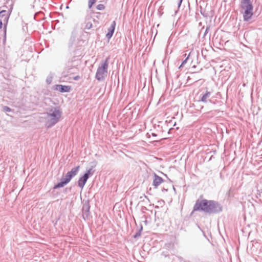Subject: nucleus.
<instances>
[{"mask_svg":"<svg viewBox=\"0 0 262 262\" xmlns=\"http://www.w3.org/2000/svg\"><path fill=\"white\" fill-rule=\"evenodd\" d=\"M217 203L211 200L206 199H199L196 201L193 211H203L207 213H211L215 211Z\"/></svg>","mask_w":262,"mask_h":262,"instance_id":"obj_1","label":"nucleus"},{"mask_svg":"<svg viewBox=\"0 0 262 262\" xmlns=\"http://www.w3.org/2000/svg\"><path fill=\"white\" fill-rule=\"evenodd\" d=\"M241 8L245 21L249 20L253 16V6L250 0H241Z\"/></svg>","mask_w":262,"mask_h":262,"instance_id":"obj_2","label":"nucleus"},{"mask_svg":"<svg viewBox=\"0 0 262 262\" xmlns=\"http://www.w3.org/2000/svg\"><path fill=\"white\" fill-rule=\"evenodd\" d=\"M61 112L58 110H55L52 113H49L48 116V126H51L52 125L56 123L61 117Z\"/></svg>","mask_w":262,"mask_h":262,"instance_id":"obj_3","label":"nucleus"},{"mask_svg":"<svg viewBox=\"0 0 262 262\" xmlns=\"http://www.w3.org/2000/svg\"><path fill=\"white\" fill-rule=\"evenodd\" d=\"M107 67L108 63L107 61H105L100 67L98 69L96 73V78L98 80H100L103 78L104 76L107 73Z\"/></svg>","mask_w":262,"mask_h":262,"instance_id":"obj_4","label":"nucleus"},{"mask_svg":"<svg viewBox=\"0 0 262 262\" xmlns=\"http://www.w3.org/2000/svg\"><path fill=\"white\" fill-rule=\"evenodd\" d=\"M71 179L72 177L70 176V174L67 172L64 177L62 178L61 182L54 186V189H57L63 187L64 185H67L69 182H70Z\"/></svg>","mask_w":262,"mask_h":262,"instance_id":"obj_5","label":"nucleus"},{"mask_svg":"<svg viewBox=\"0 0 262 262\" xmlns=\"http://www.w3.org/2000/svg\"><path fill=\"white\" fill-rule=\"evenodd\" d=\"M10 12L6 10H2L0 12L1 19L3 20L5 29L6 30V27L10 17Z\"/></svg>","mask_w":262,"mask_h":262,"instance_id":"obj_6","label":"nucleus"},{"mask_svg":"<svg viewBox=\"0 0 262 262\" xmlns=\"http://www.w3.org/2000/svg\"><path fill=\"white\" fill-rule=\"evenodd\" d=\"M55 90L61 93L69 92L71 90V86L70 85L58 84L55 86Z\"/></svg>","mask_w":262,"mask_h":262,"instance_id":"obj_7","label":"nucleus"},{"mask_svg":"<svg viewBox=\"0 0 262 262\" xmlns=\"http://www.w3.org/2000/svg\"><path fill=\"white\" fill-rule=\"evenodd\" d=\"M88 179L89 176H88V174H84L82 177L79 179L78 181V185L81 189H83Z\"/></svg>","mask_w":262,"mask_h":262,"instance_id":"obj_8","label":"nucleus"},{"mask_svg":"<svg viewBox=\"0 0 262 262\" xmlns=\"http://www.w3.org/2000/svg\"><path fill=\"white\" fill-rule=\"evenodd\" d=\"M115 26L116 23L115 21H114L113 23L111 24L109 29H108L107 33L106 34V36L108 39H110L113 36V34L115 30Z\"/></svg>","mask_w":262,"mask_h":262,"instance_id":"obj_9","label":"nucleus"},{"mask_svg":"<svg viewBox=\"0 0 262 262\" xmlns=\"http://www.w3.org/2000/svg\"><path fill=\"white\" fill-rule=\"evenodd\" d=\"M163 180L161 177L158 176L157 175H155L154 176L153 185L156 188H157L159 185L163 183Z\"/></svg>","mask_w":262,"mask_h":262,"instance_id":"obj_10","label":"nucleus"},{"mask_svg":"<svg viewBox=\"0 0 262 262\" xmlns=\"http://www.w3.org/2000/svg\"><path fill=\"white\" fill-rule=\"evenodd\" d=\"M79 168L80 166H77L73 168L70 171H68V172L69 173V174H70V176L72 178L77 174L79 170Z\"/></svg>","mask_w":262,"mask_h":262,"instance_id":"obj_11","label":"nucleus"},{"mask_svg":"<svg viewBox=\"0 0 262 262\" xmlns=\"http://www.w3.org/2000/svg\"><path fill=\"white\" fill-rule=\"evenodd\" d=\"M210 93L207 92L204 95H203L201 98V101L204 102H206L207 99L209 97Z\"/></svg>","mask_w":262,"mask_h":262,"instance_id":"obj_12","label":"nucleus"},{"mask_svg":"<svg viewBox=\"0 0 262 262\" xmlns=\"http://www.w3.org/2000/svg\"><path fill=\"white\" fill-rule=\"evenodd\" d=\"M97 0H89L88 5L89 8H91L92 6L95 3Z\"/></svg>","mask_w":262,"mask_h":262,"instance_id":"obj_13","label":"nucleus"},{"mask_svg":"<svg viewBox=\"0 0 262 262\" xmlns=\"http://www.w3.org/2000/svg\"><path fill=\"white\" fill-rule=\"evenodd\" d=\"M105 7L103 4H99L97 6V9L98 10H103L105 9Z\"/></svg>","mask_w":262,"mask_h":262,"instance_id":"obj_14","label":"nucleus"},{"mask_svg":"<svg viewBox=\"0 0 262 262\" xmlns=\"http://www.w3.org/2000/svg\"><path fill=\"white\" fill-rule=\"evenodd\" d=\"M3 111H5V112H11V109L8 107V106H4L3 107Z\"/></svg>","mask_w":262,"mask_h":262,"instance_id":"obj_15","label":"nucleus"},{"mask_svg":"<svg viewBox=\"0 0 262 262\" xmlns=\"http://www.w3.org/2000/svg\"><path fill=\"white\" fill-rule=\"evenodd\" d=\"M3 24H4L3 20L2 19H0V29L2 28Z\"/></svg>","mask_w":262,"mask_h":262,"instance_id":"obj_16","label":"nucleus"},{"mask_svg":"<svg viewBox=\"0 0 262 262\" xmlns=\"http://www.w3.org/2000/svg\"><path fill=\"white\" fill-rule=\"evenodd\" d=\"M91 169L88 170L85 174H88V176L89 177V175L91 174Z\"/></svg>","mask_w":262,"mask_h":262,"instance_id":"obj_17","label":"nucleus"},{"mask_svg":"<svg viewBox=\"0 0 262 262\" xmlns=\"http://www.w3.org/2000/svg\"><path fill=\"white\" fill-rule=\"evenodd\" d=\"M79 78V77L77 76L75 77L74 78V79H75V80H77V79H78Z\"/></svg>","mask_w":262,"mask_h":262,"instance_id":"obj_18","label":"nucleus"},{"mask_svg":"<svg viewBox=\"0 0 262 262\" xmlns=\"http://www.w3.org/2000/svg\"><path fill=\"white\" fill-rule=\"evenodd\" d=\"M182 1L183 0H180V2H179V6H180L182 2Z\"/></svg>","mask_w":262,"mask_h":262,"instance_id":"obj_19","label":"nucleus"},{"mask_svg":"<svg viewBox=\"0 0 262 262\" xmlns=\"http://www.w3.org/2000/svg\"><path fill=\"white\" fill-rule=\"evenodd\" d=\"M187 59H188V57L187 58H186V59L183 62L182 64L185 63L186 61V60H187Z\"/></svg>","mask_w":262,"mask_h":262,"instance_id":"obj_20","label":"nucleus"},{"mask_svg":"<svg viewBox=\"0 0 262 262\" xmlns=\"http://www.w3.org/2000/svg\"><path fill=\"white\" fill-rule=\"evenodd\" d=\"M152 135L153 136H156V134H155L154 133H152Z\"/></svg>","mask_w":262,"mask_h":262,"instance_id":"obj_21","label":"nucleus"}]
</instances>
